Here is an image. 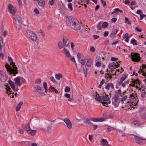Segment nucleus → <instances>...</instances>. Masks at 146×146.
<instances>
[{"mask_svg":"<svg viewBox=\"0 0 146 146\" xmlns=\"http://www.w3.org/2000/svg\"><path fill=\"white\" fill-rule=\"evenodd\" d=\"M66 23L67 25L74 30H79L81 28L79 21L72 16H67L66 17Z\"/></svg>","mask_w":146,"mask_h":146,"instance_id":"1","label":"nucleus"},{"mask_svg":"<svg viewBox=\"0 0 146 146\" xmlns=\"http://www.w3.org/2000/svg\"><path fill=\"white\" fill-rule=\"evenodd\" d=\"M132 60L134 62H139L140 60V57L139 54L137 53L133 52L131 53V54Z\"/></svg>","mask_w":146,"mask_h":146,"instance_id":"2","label":"nucleus"},{"mask_svg":"<svg viewBox=\"0 0 146 146\" xmlns=\"http://www.w3.org/2000/svg\"><path fill=\"white\" fill-rule=\"evenodd\" d=\"M27 33L29 37L33 41H36L37 40L36 36L33 31L28 30L27 31Z\"/></svg>","mask_w":146,"mask_h":146,"instance_id":"3","label":"nucleus"},{"mask_svg":"<svg viewBox=\"0 0 146 146\" xmlns=\"http://www.w3.org/2000/svg\"><path fill=\"white\" fill-rule=\"evenodd\" d=\"M134 139L135 142L138 144L142 145L146 143V139L141 138L135 135Z\"/></svg>","mask_w":146,"mask_h":146,"instance_id":"4","label":"nucleus"},{"mask_svg":"<svg viewBox=\"0 0 146 146\" xmlns=\"http://www.w3.org/2000/svg\"><path fill=\"white\" fill-rule=\"evenodd\" d=\"M8 9L10 12L13 15H15V13L16 12V9L11 4H9L8 5Z\"/></svg>","mask_w":146,"mask_h":146,"instance_id":"5","label":"nucleus"},{"mask_svg":"<svg viewBox=\"0 0 146 146\" xmlns=\"http://www.w3.org/2000/svg\"><path fill=\"white\" fill-rule=\"evenodd\" d=\"M63 121L66 123L67 127L69 129H70L72 127V124L70 120L67 118H65Z\"/></svg>","mask_w":146,"mask_h":146,"instance_id":"6","label":"nucleus"},{"mask_svg":"<svg viewBox=\"0 0 146 146\" xmlns=\"http://www.w3.org/2000/svg\"><path fill=\"white\" fill-rule=\"evenodd\" d=\"M63 41L64 43V46L67 47L68 46L69 43V40L68 37L63 36Z\"/></svg>","mask_w":146,"mask_h":146,"instance_id":"7","label":"nucleus"},{"mask_svg":"<svg viewBox=\"0 0 146 146\" xmlns=\"http://www.w3.org/2000/svg\"><path fill=\"white\" fill-rule=\"evenodd\" d=\"M13 67V68H11V71L10 73L11 74H17L18 72L17 70V68L15 65V63H14L13 64L11 65Z\"/></svg>","mask_w":146,"mask_h":146,"instance_id":"8","label":"nucleus"},{"mask_svg":"<svg viewBox=\"0 0 146 146\" xmlns=\"http://www.w3.org/2000/svg\"><path fill=\"white\" fill-rule=\"evenodd\" d=\"M106 119L104 118H90V120L94 122H102L105 121Z\"/></svg>","mask_w":146,"mask_h":146,"instance_id":"9","label":"nucleus"},{"mask_svg":"<svg viewBox=\"0 0 146 146\" xmlns=\"http://www.w3.org/2000/svg\"><path fill=\"white\" fill-rule=\"evenodd\" d=\"M8 83L9 84L10 86L12 88V89L15 91L17 92V90H15V83L14 82L12 81L11 80H9L8 81Z\"/></svg>","mask_w":146,"mask_h":146,"instance_id":"10","label":"nucleus"},{"mask_svg":"<svg viewBox=\"0 0 146 146\" xmlns=\"http://www.w3.org/2000/svg\"><path fill=\"white\" fill-rule=\"evenodd\" d=\"M126 78V75H124L122 77L120 78V80H118L117 82L118 84L119 85H121L122 82L125 80Z\"/></svg>","mask_w":146,"mask_h":146,"instance_id":"11","label":"nucleus"},{"mask_svg":"<svg viewBox=\"0 0 146 146\" xmlns=\"http://www.w3.org/2000/svg\"><path fill=\"white\" fill-rule=\"evenodd\" d=\"M115 66L116 64L114 62L109 64L108 65L109 68L110 70H111V72L113 71L115 69Z\"/></svg>","mask_w":146,"mask_h":146,"instance_id":"12","label":"nucleus"},{"mask_svg":"<svg viewBox=\"0 0 146 146\" xmlns=\"http://www.w3.org/2000/svg\"><path fill=\"white\" fill-rule=\"evenodd\" d=\"M85 117L82 115H78L76 118L79 121H83L85 119Z\"/></svg>","mask_w":146,"mask_h":146,"instance_id":"13","label":"nucleus"},{"mask_svg":"<svg viewBox=\"0 0 146 146\" xmlns=\"http://www.w3.org/2000/svg\"><path fill=\"white\" fill-rule=\"evenodd\" d=\"M35 88L36 89V91L38 92L39 94H41L43 93L42 92L43 90H42L41 87L39 86H37L36 87H35Z\"/></svg>","mask_w":146,"mask_h":146,"instance_id":"14","label":"nucleus"},{"mask_svg":"<svg viewBox=\"0 0 146 146\" xmlns=\"http://www.w3.org/2000/svg\"><path fill=\"white\" fill-rule=\"evenodd\" d=\"M5 76V73L3 71L0 70V80L2 82L4 80V78Z\"/></svg>","mask_w":146,"mask_h":146,"instance_id":"15","label":"nucleus"},{"mask_svg":"<svg viewBox=\"0 0 146 146\" xmlns=\"http://www.w3.org/2000/svg\"><path fill=\"white\" fill-rule=\"evenodd\" d=\"M119 31V29L117 27L113 28L111 33L110 37H111L112 36L116 34Z\"/></svg>","mask_w":146,"mask_h":146,"instance_id":"16","label":"nucleus"},{"mask_svg":"<svg viewBox=\"0 0 146 146\" xmlns=\"http://www.w3.org/2000/svg\"><path fill=\"white\" fill-rule=\"evenodd\" d=\"M38 5L44 7L45 6V3L44 0H38Z\"/></svg>","mask_w":146,"mask_h":146,"instance_id":"17","label":"nucleus"},{"mask_svg":"<svg viewBox=\"0 0 146 146\" xmlns=\"http://www.w3.org/2000/svg\"><path fill=\"white\" fill-rule=\"evenodd\" d=\"M36 130H32L30 129L28 131L27 133L32 136H34L36 134Z\"/></svg>","mask_w":146,"mask_h":146,"instance_id":"18","label":"nucleus"},{"mask_svg":"<svg viewBox=\"0 0 146 146\" xmlns=\"http://www.w3.org/2000/svg\"><path fill=\"white\" fill-rule=\"evenodd\" d=\"M90 119L88 118L86 119L85 118V119L84 120L83 122L86 124H88L90 125H91L92 123L90 121Z\"/></svg>","mask_w":146,"mask_h":146,"instance_id":"19","label":"nucleus"},{"mask_svg":"<svg viewBox=\"0 0 146 146\" xmlns=\"http://www.w3.org/2000/svg\"><path fill=\"white\" fill-rule=\"evenodd\" d=\"M14 80L15 81V84L16 85L19 86H21L20 78L19 77H17L15 78Z\"/></svg>","mask_w":146,"mask_h":146,"instance_id":"20","label":"nucleus"},{"mask_svg":"<svg viewBox=\"0 0 146 146\" xmlns=\"http://www.w3.org/2000/svg\"><path fill=\"white\" fill-rule=\"evenodd\" d=\"M23 102L22 101L20 102L18 104L16 108V111H19L21 108V106L23 105Z\"/></svg>","mask_w":146,"mask_h":146,"instance_id":"21","label":"nucleus"},{"mask_svg":"<svg viewBox=\"0 0 146 146\" xmlns=\"http://www.w3.org/2000/svg\"><path fill=\"white\" fill-rule=\"evenodd\" d=\"M15 19L16 21H17L19 23H22V19L19 16H17L15 18Z\"/></svg>","mask_w":146,"mask_h":146,"instance_id":"22","label":"nucleus"},{"mask_svg":"<svg viewBox=\"0 0 146 146\" xmlns=\"http://www.w3.org/2000/svg\"><path fill=\"white\" fill-rule=\"evenodd\" d=\"M55 76L56 78L58 80H59L61 78L63 77V76L62 74L60 73H58L57 74H56Z\"/></svg>","mask_w":146,"mask_h":146,"instance_id":"23","label":"nucleus"},{"mask_svg":"<svg viewBox=\"0 0 146 146\" xmlns=\"http://www.w3.org/2000/svg\"><path fill=\"white\" fill-rule=\"evenodd\" d=\"M125 127L124 126H121V127H120L119 128L117 129V130L120 132L123 133L125 131Z\"/></svg>","mask_w":146,"mask_h":146,"instance_id":"24","label":"nucleus"},{"mask_svg":"<svg viewBox=\"0 0 146 146\" xmlns=\"http://www.w3.org/2000/svg\"><path fill=\"white\" fill-rule=\"evenodd\" d=\"M28 132V131L31 129L29 123L25 125L24 128Z\"/></svg>","mask_w":146,"mask_h":146,"instance_id":"25","label":"nucleus"},{"mask_svg":"<svg viewBox=\"0 0 146 146\" xmlns=\"http://www.w3.org/2000/svg\"><path fill=\"white\" fill-rule=\"evenodd\" d=\"M58 48L59 49H61L62 48H63L64 44H63V43L62 42L60 41L58 43Z\"/></svg>","mask_w":146,"mask_h":146,"instance_id":"26","label":"nucleus"},{"mask_svg":"<svg viewBox=\"0 0 146 146\" xmlns=\"http://www.w3.org/2000/svg\"><path fill=\"white\" fill-rule=\"evenodd\" d=\"M5 67L9 72H10V71H11V67L9 64L6 63L5 65Z\"/></svg>","mask_w":146,"mask_h":146,"instance_id":"27","label":"nucleus"},{"mask_svg":"<svg viewBox=\"0 0 146 146\" xmlns=\"http://www.w3.org/2000/svg\"><path fill=\"white\" fill-rule=\"evenodd\" d=\"M108 25V24L106 22H104L102 24V27L103 28H106Z\"/></svg>","mask_w":146,"mask_h":146,"instance_id":"28","label":"nucleus"},{"mask_svg":"<svg viewBox=\"0 0 146 146\" xmlns=\"http://www.w3.org/2000/svg\"><path fill=\"white\" fill-rule=\"evenodd\" d=\"M131 42V43L134 45H137V41L134 38L132 39Z\"/></svg>","mask_w":146,"mask_h":146,"instance_id":"29","label":"nucleus"},{"mask_svg":"<svg viewBox=\"0 0 146 146\" xmlns=\"http://www.w3.org/2000/svg\"><path fill=\"white\" fill-rule=\"evenodd\" d=\"M102 22H100L98 24L97 27V29H98L99 30H100L102 29Z\"/></svg>","mask_w":146,"mask_h":146,"instance_id":"30","label":"nucleus"},{"mask_svg":"<svg viewBox=\"0 0 146 146\" xmlns=\"http://www.w3.org/2000/svg\"><path fill=\"white\" fill-rule=\"evenodd\" d=\"M8 59L9 62L10 63V64L11 65H12V64H13L14 62H13L12 58L11 57L8 56Z\"/></svg>","mask_w":146,"mask_h":146,"instance_id":"31","label":"nucleus"},{"mask_svg":"<svg viewBox=\"0 0 146 146\" xmlns=\"http://www.w3.org/2000/svg\"><path fill=\"white\" fill-rule=\"evenodd\" d=\"M125 23L128 24L129 25H130L131 24V21H130L127 17L125 18Z\"/></svg>","mask_w":146,"mask_h":146,"instance_id":"32","label":"nucleus"},{"mask_svg":"<svg viewBox=\"0 0 146 146\" xmlns=\"http://www.w3.org/2000/svg\"><path fill=\"white\" fill-rule=\"evenodd\" d=\"M68 8L69 9L70 11H72L73 10L72 4L71 3H69L68 4Z\"/></svg>","mask_w":146,"mask_h":146,"instance_id":"33","label":"nucleus"},{"mask_svg":"<svg viewBox=\"0 0 146 146\" xmlns=\"http://www.w3.org/2000/svg\"><path fill=\"white\" fill-rule=\"evenodd\" d=\"M79 61L82 65H84L86 62L84 58H82V59Z\"/></svg>","mask_w":146,"mask_h":146,"instance_id":"34","label":"nucleus"},{"mask_svg":"<svg viewBox=\"0 0 146 146\" xmlns=\"http://www.w3.org/2000/svg\"><path fill=\"white\" fill-rule=\"evenodd\" d=\"M102 141L103 143L102 145H106L108 144V142L106 139H103L102 140Z\"/></svg>","mask_w":146,"mask_h":146,"instance_id":"35","label":"nucleus"},{"mask_svg":"<svg viewBox=\"0 0 146 146\" xmlns=\"http://www.w3.org/2000/svg\"><path fill=\"white\" fill-rule=\"evenodd\" d=\"M91 60H89L87 61L86 62V65L87 66L89 67H90L91 65Z\"/></svg>","mask_w":146,"mask_h":146,"instance_id":"36","label":"nucleus"},{"mask_svg":"<svg viewBox=\"0 0 146 146\" xmlns=\"http://www.w3.org/2000/svg\"><path fill=\"white\" fill-rule=\"evenodd\" d=\"M70 88L68 86H66L65 89L64 91L66 92H70Z\"/></svg>","mask_w":146,"mask_h":146,"instance_id":"37","label":"nucleus"},{"mask_svg":"<svg viewBox=\"0 0 146 146\" xmlns=\"http://www.w3.org/2000/svg\"><path fill=\"white\" fill-rule=\"evenodd\" d=\"M119 99V97L118 95H115L114 96V101L117 102Z\"/></svg>","mask_w":146,"mask_h":146,"instance_id":"38","label":"nucleus"},{"mask_svg":"<svg viewBox=\"0 0 146 146\" xmlns=\"http://www.w3.org/2000/svg\"><path fill=\"white\" fill-rule=\"evenodd\" d=\"M82 56V55L80 53H79L77 54V57L78 59V61L80 60H81Z\"/></svg>","mask_w":146,"mask_h":146,"instance_id":"39","label":"nucleus"},{"mask_svg":"<svg viewBox=\"0 0 146 146\" xmlns=\"http://www.w3.org/2000/svg\"><path fill=\"white\" fill-rule=\"evenodd\" d=\"M50 80L53 82L54 83H57V82L55 79L53 77L51 76L50 78Z\"/></svg>","mask_w":146,"mask_h":146,"instance_id":"40","label":"nucleus"},{"mask_svg":"<svg viewBox=\"0 0 146 146\" xmlns=\"http://www.w3.org/2000/svg\"><path fill=\"white\" fill-rule=\"evenodd\" d=\"M127 96L126 95H125L123 97H122L121 99V102H123L127 98Z\"/></svg>","mask_w":146,"mask_h":146,"instance_id":"41","label":"nucleus"},{"mask_svg":"<svg viewBox=\"0 0 146 146\" xmlns=\"http://www.w3.org/2000/svg\"><path fill=\"white\" fill-rule=\"evenodd\" d=\"M41 82V80L40 79L38 78L35 81V82L38 84H40Z\"/></svg>","mask_w":146,"mask_h":146,"instance_id":"42","label":"nucleus"},{"mask_svg":"<svg viewBox=\"0 0 146 146\" xmlns=\"http://www.w3.org/2000/svg\"><path fill=\"white\" fill-rule=\"evenodd\" d=\"M103 6H105L106 5V3L105 1L103 0H100Z\"/></svg>","mask_w":146,"mask_h":146,"instance_id":"43","label":"nucleus"},{"mask_svg":"<svg viewBox=\"0 0 146 146\" xmlns=\"http://www.w3.org/2000/svg\"><path fill=\"white\" fill-rule=\"evenodd\" d=\"M112 104L115 106V107H117L118 106V104L117 102H113Z\"/></svg>","mask_w":146,"mask_h":146,"instance_id":"44","label":"nucleus"},{"mask_svg":"<svg viewBox=\"0 0 146 146\" xmlns=\"http://www.w3.org/2000/svg\"><path fill=\"white\" fill-rule=\"evenodd\" d=\"M110 83H108L106 84V86L105 87V88L107 89L108 90H109L110 89Z\"/></svg>","mask_w":146,"mask_h":146,"instance_id":"45","label":"nucleus"},{"mask_svg":"<svg viewBox=\"0 0 146 146\" xmlns=\"http://www.w3.org/2000/svg\"><path fill=\"white\" fill-rule=\"evenodd\" d=\"M105 96H100V98L101 99H99V100H100V101H105Z\"/></svg>","mask_w":146,"mask_h":146,"instance_id":"46","label":"nucleus"},{"mask_svg":"<svg viewBox=\"0 0 146 146\" xmlns=\"http://www.w3.org/2000/svg\"><path fill=\"white\" fill-rule=\"evenodd\" d=\"M118 60V58H115L112 57L111 58V60L112 61H116Z\"/></svg>","mask_w":146,"mask_h":146,"instance_id":"47","label":"nucleus"},{"mask_svg":"<svg viewBox=\"0 0 146 146\" xmlns=\"http://www.w3.org/2000/svg\"><path fill=\"white\" fill-rule=\"evenodd\" d=\"M138 14H141L143 13L142 11L140 9L138 10L136 12Z\"/></svg>","mask_w":146,"mask_h":146,"instance_id":"48","label":"nucleus"},{"mask_svg":"<svg viewBox=\"0 0 146 146\" xmlns=\"http://www.w3.org/2000/svg\"><path fill=\"white\" fill-rule=\"evenodd\" d=\"M90 50L92 52H94L95 51V49L94 46L90 47Z\"/></svg>","mask_w":146,"mask_h":146,"instance_id":"49","label":"nucleus"},{"mask_svg":"<svg viewBox=\"0 0 146 146\" xmlns=\"http://www.w3.org/2000/svg\"><path fill=\"white\" fill-rule=\"evenodd\" d=\"M43 86H44V89H46V88H48L47 84V83L46 82H44L43 84Z\"/></svg>","mask_w":146,"mask_h":146,"instance_id":"50","label":"nucleus"},{"mask_svg":"<svg viewBox=\"0 0 146 146\" xmlns=\"http://www.w3.org/2000/svg\"><path fill=\"white\" fill-rule=\"evenodd\" d=\"M101 63L100 62H97L96 63V66L98 67H99L101 66Z\"/></svg>","mask_w":146,"mask_h":146,"instance_id":"51","label":"nucleus"},{"mask_svg":"<svg viewBox=\"0 0 146 146\" xmlns=\"http://www.w3.org/2000/svg\"><path fill=\"white\" fill-rule=\"evenodd\" d=\"M142 69L145 70V71L146 72V64H143L142 65Z\"/></svg>","mask_w":146,"mask_h":146,"instance_id":"52","label":"nucleus"},{"mask_svg":"<svg viewBox=\"0 0 146 146\" xmlns=\"http://www.w3.org/2000/svg\"><path fill=\"white\" fill-rule=\"evenodd\" d=\"M109 32L107 31H105L104 34V36H108L109 34Z\"/></svg>","mask_w":146,"mask_h":146,"instance_id":"53","label":"nucleus"},{"mask_svg":"<svg viewBox=\"0 0 146 146\" xmlns=\"http://www.w3.org/2000/svg\"><path fill=\"white\" fill-rule=\"evenodd\" d=\"M114 129V128L113 127H110L107 128V129L108 132H110L113 129Z\"/></svg>","mask_w":146,"mask_h":146,"instance_id":"54","label":"nucleus"},{"mask_svg":"<svg viewBox=\"0 0 146 146\" xmlns=\"http://www.w3.org/2000/svg\"><path fill=\"white\" fill-rule=\"evenodd\" d=\"M118 8L115 9H114V11L112 13V14H113V13H118Z\"/></svg>","mask_w":146,"mask_h":146,"instance_id":"55","label":"nucleus"},{"mask_svg":"<svg viewBox=\"0 0 146 146\" xmlns=\"http://www.w3.org/2000/svg\"><path fill=\"white\" fill-rule=\"evenodd\" d=\"M52 128V126H50L48 125V126L47 129V131L48 132Z\"/></svg>","mask_w":146,"mask_h":146,"instance_id":"56","label":"nucleus"},{"mask_svg":"<svg viewBox=\"0 0 146 146\" xmlns=\"http://www.w3.org/2000/svg\"><path fill=\"white\" fill-rule=\"evenodd\" d=\"M34 11L35 13L37 14H38L39 13V11L37 8L35 9L34 10Z\"/></svg>","mask_w":146,"mask_h":146,"instance_id":"57","label":"nucleus"},{"mask_svg":"<svg viewBox=\"0 0 146 146\" xmlns=\"http://www.w3.org/2000/svg\"><path fill=\"white\" fill-rule=\"evenodd\" d=\"M133 124L134 125H135L136 126H138V121H133Z\"/></svg>","mask_w":146,"mask_h":146,"instance_id":"58","label":"nucleus"},{"mask_svg":"<svg viewBox=\"0 0 146 146\" xmlns=\"http://www.w3.org/2000/svg\"><path fill=\"white\" fill-rule=\"evenodd\" d=\"M117 20V19L115 18H113L111 19V22L112 23H115Z\"/></svg>","mask_w":146,"mask_h":146,"instance_id":"59","label":"nucleus"},{"mask_svg":"<svg viewBox=\"0 0 146 146\" xmlns=\"http://www.w3.org/2000/svg\"><path fill=\"white\" fill-rule=\"evenodd\" d=\"M71 47L72 50H73L74 47L75 46V45L74 43L72 42L71 43Z\"/></svg>","mask_w":146,"mask_h":146,"instance_id":"60","label":"nucleus"},{"mask_svg":"<svg viewBox=\"0 0 146 146\" xmlns=\"http://www.w3.org/2000/svg\"><path fill=\"white\" fill-rule=\"evenodd\" d=\"M100 36L99 35H93V37L94 39H97Z\"/></svg>","mask_w":146,"mask_h":146,"instance_id":"61","label":"nucleus"},{"mask_svg":"<svg viewBox=\"0 0 146 146\" xmlns=\"http://www.w3.org/2000/svg\"><path fill=\"white\" fill-rule=\"evenodd\" d=\"M64 96L67 98H70V95L69 94L66 93L64 94Z\"/></svg>","mask_w":146,"mask_h":146,"instance_id":"62","label":"nucleus"},{"mask_svg":"<svg viewBox=\"0 0 146 146\" xmlns=\"http://www.w3.org/2000/svg\"><path fill=\"white\" fill-rule=\"evenodd\" d=\"M92 125H93V129L94 130H96V129L98 127V125H94L93 123L92 124Z\"/></svg>","mask_w":146,"mask_h":146,"instance_id":"63","label":"nucleus"},{"mask_svg":"<svg viewBox=\"0 0 146 146\" xmlns=\"http://www.w3.org/2000/svg\"><path fill=\"white\" fill-rule=\"evenodd\" d=\"M142 117L143 119H146V114L144 113L142 115Z\"/></svg>","mask_w":146,"mask_h":146,"instance_id":"64","label":"nucleus"}]
</instances>
